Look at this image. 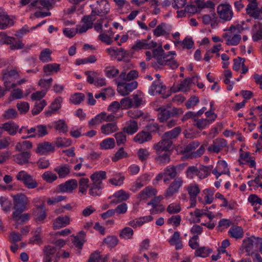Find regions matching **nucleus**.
Returning <instances> with one entry per match:
<instances>
[{
  "label": "nucleus",
  "instance_id": "obj_1",
  "mask_svg": "<svg viewBox=\"0 0 262 262\" xmlns=\"http://www.w3.org/2000/svg\"><path fill=\"white\" fill-rule=\"evenodd\" d=\"M145 55L147 61H149L151 57L156 60L151 63L152 67L155 69H159L165 66H169L171 69H176L179 65L174 60L176 52L169 51L165 53L162 47L154 49L152 53L150 51H146Z\"/></svg>",
  "mask_w": 262,
  "mask_h": 262
},
{
  "label": "nucleus",
  "instance_id": "obj_2",
  "mask_svg": "<svg viewBox=\"0 0 262 262\" xmlns=\"http://www.w3.org/2000/svg\"><path fill=\"white\" fill-rule=\"evenodd\" d=\"M14 211L12 217L18 216L26 209L27 205L29 204L28 198L23 193L14 195L13 196Z\"/></svg>",
  "mask_w": 262,
  "mask_h": 262
},
{
  "label": "nucleus",
  "instance_id": "obj_3",
  "mask_svg": "<svg viewBox=\"0 0 262 262\" xmlns=\"http://www.w3.org/2000/svg\"><path fill=\"white\" fill-rule=\"evenodd\" d=\"M86 76V81L91 84H93L96 87H102L106 85V79L98 71H87L84 72Z\"/></svg>",
  "mask_w": 262,
  "mask_h": 262
},
{
  "label": "nucleus",
  "instance_id": "obj_4",
  "mask_svg": "<svg viewBox=\"0 0 262 262\" xmlns=\"http://www.w3.org/2000/svg\"><path fill=\"white\" fill-rule=\"evenodd\" d=\"M16 179L25 185L28 189H34L38 184L34 177L25 170H21L16 176Z\"/></svg>",
  "mask_w": 262,
  "mask_h": 262
},
{
  "label": "nucleus",
  "instance_id": "obj_5",
  "mask_svg": "<svg viewBox=\"0 0 262 262\" xmlns=\"http://www.w3.org/2000/svg\"><path fill=\"white\" fill-rule=\"evenodd\" d=\"M184 184V180L181 177H177L170 184L164 191L165 198L169 199L178 193Z\"/></svg>",
  "mask_w": 262,
  "mask_h": 262
},
{
  "label": "nucleus",
  "instance_id": "obj_6",
  "mask_svg": "<svg viewBox=\"0 0 262 262\" xmlns=\"http://www.w3.org/2000/svg\"><path fill=\"white\" fill-rule=\"evenodd\" d=\"M124 81L126 80H119L118 78L116 80V82L117 83L118 92L122 96L128 95L138 86V82L136 81H133L129 83Z\"/></svg>",
  "mask_w": 262,
  "mask_h": 262
},
{
  "label": "nucleus",
  "instance_id": "obj_7",
  "mask_svg": "<svg viewBox=\"0 0 262 262\" xmlns=\"http://www.w3.org/2000/svg\"><path fill=\"white\" fill-rule=\"evenodd\" d=\"M110 11V4L107 0H101L97 2V5L92 8V12L95 16L103 17Z\"/></svg>",
  "mask_w": 262,
  "mask_h": 262
},
{
  "label": "nucleus",
  "instance_id": "obj_8",
  "mask_svg": "<svg viewBox=\"0 0 262 262\" xmlns=\"http://www.w3.org/2000/svg\"><path fill=\"white\" fill-rule=\"evenodd\" d=\"M246 11L251 17L262 20V7L259 8L257 3H249L247 6Z\"/></svg>",
  "mask_w": 262,
  "mask_h": 262
},
{
  "label": "nucleus",
  "instance_id": "obj_9",
  "mask_svg": "<svg viewBox=\"0 0 262 262\" xmlns=\"http://www.w3.org/2000/svg\"><path fill=\"white\" fill-rule=\"evenodd\" d=\"M220 18L225 21H229L233 17V13L231 6L228 4L220 5L217 8Z\"/></svg>",
  "mask_w": 262,
  "mask_h": 262
},
{
  "label": "nucleus",
  "instance_id": "obj_10",
  "mask_svg": "<svg viewBox=\"0 0 262 262\" xmlns=\"http://www.w3.org/2000/svg\"><path fill=\"white\" fill-rule=\"evenodd\" d=\"M172 144L171 140L165 139L163 137L161 141L153 145V149L156 155H159L161 152L169 151Z\"/></svg>",
  "mask_w": 262,
  "mask_h": 262
},
{
  "label": "nucleus",
  "instance_id": "obj_11",
  "mask_svg": "<svg viewBox=\"0 0 262 262\" xmlns=\"http://www.w3.org/2000/svg\"><path fill=\"white\" fill-rule=\"evenodd\" d=\"M256 242V237L254 236L247 237L243 241L242 247L248 255H252L257 250Z\"/></svg>",
  "mask_w": 262,
  "mask_h": 262
},
{
  "label": "nucleus",
  "instance_id": "obj_12",
  "mask_svg": "<svg viewBox=\"0 0 262 262\" xmlns=\"http://www.w3.org/2000/svg\"><path fill=\"white\" fill-rule=\"evenodd\" d=\"M227 146V141L223 138H219L213 140L212 144L208 147L207 150L210 152L218 154Z\"/></svg>",
  "mask_w": 262,
  "mask_h": 262
},
{
  "label": "nucleus",
  "instance_id": "obj_13",
  "mask_svg": "<svg viewBox=\"0 0 262 262\" xmlns=\"http://www.w3.org/2000/svg\"><path fill=\"white\" fill-rule=\"evenodd\" d=\"M187 190L190 198V207L193 208L196 206V196L200 192V189L197 184H191L188 186Z\"/></svg>",
  "mask_w": 262,
  "mask_h": 262
},
{
  "label": "nucleus",
  "instance_id": "obj_14",
  "mask_svg": "<svg viewBox=\"0 0 262 262\" xmlns=\"http://www.w3.org/2000/svg\"><path fill=\"white\" fill-rule=\"evenodd\" d=\"M43 251L44 254L43 262H51L54 256H56V260L57 261L60 257L59 253L56 252V249L50 245L46 246Z\"/></svg>",
  "mask_w": 262,
  "mask_h": 262
},
{
  "label": "nucleus",
  "instance_id": "obj_15",
  "mask_svg": "<svg viewBox=\"0 0 262 262\" xmlns=\"http://www.w3.org/2000/svg\"><path fill=\"white\" fill-rule=\"evenodd\" d=\"M34 219L37 223H43L47 217V213L43 203L36 205L35 210L33 212Z\"/></svg>",
  "mask_w": 262,
  "mask_h": 262
},
{
  "label": "nucleus",
  "instance_id": "obj_16",
  "mask_svg": "<svg viewBox=\"0 0 262 262\" xmlns=\"http://www.w3.org/2000/svg\"><path fill=\"white\" fill-rule=\"evenodd\" d=\"M129 197L128 193L121 189L114 193L113 195L108 197L111 200L110 204H117L123 201H126Z\"/></svg>",
  "mask_w": 262,
  "mask_h": 262
},
{
  "label": "nucleus",
  "instance_id": "obj_17",
  "mask_svg": "<svg viewBox=\"0 0 262 262\" xmlns=\"http://www.w3.org/2000/svg\"><path fill=\"white\" fill-rule=\"evenodd\" d=\"M157 42L154 41L148 42L146 39L137 40L132 47L135 51L141 49H151L157 46Z\"/></svg>",
  "mask_w": 262,
  "mask_h": 262
},
{
  "label": "nucleus",
  "instance_id": "obj_18",
  "mask_svg": "<svg viewBox=\"0 0 262 262\" xmlns=\"http://www.w3.org/2000/svg\"><path fill=\"white\" fill-rule=\"evenodd\" d=\"M56 3V0H35L31 5L38 9L49 10L53 8Z\"/></svg>",
  "mask_w": 262,
  "mask_h": 262
},
{
  "label": "nucleus",
  "instance_id": "obj_19",
  "mask_svg": "<svg viewBox=\"0 0 262 262\" xmlns=\"http://www.w3.org/2000/svg\"><path fill=\"white\" fill-rule=\"evenodd\" d=\"M199 78V76H193L192 78V79L189 78H186L184 80L181 81L180 83L177 85V87H173L172 91L175 93L179 91H182L185 92H187L190 89V86L192 80H195V79L198 80Z\"/></svg>",
  "mask_w": 262,
  "mask_h": 262
},
{
  "label": "nucleus",
  "instance_id": "obj_20",
  "mask_svg": "<svg viewBox=\"0 0 262 262\" xmlns=\"http://www.w3.org/2000/svg\"><path fill=\"white\" fill-rule=\"evenodd\" d=\"M150 179V176L147 173L140 176L134 183L130 188V190L133 192L138 191L139 189L147 184Z\"/></svg>",
  "mask_w": 262,
  "mask_h": 262
},
{
  "label": "nucleus",
  "instance_id": "obj_21",
  "mask_svg": "<svg viewBox=\"0 0 262 262\" xmlns=\"http://www.w3.org/2000/svg\"><path fill=\"white\" fill-rule=\"evenodd\" d=\"M78 186V183L75 179L67 181L59 185V190L62 192L72 193Z\"/></svg>",
  "mask_w": 262,
  "mask_h": 262
},
{
  "label": "nucleus",
  "instance_id": "obj_22",
  "mask_svg": "<svg viewBox=\"0 0 262 262\" xmlns=\"http://www.w3.org/2000/svg\"><path fill=\"white\" fill-rule=\"evenodd\" d=\"M227 167L228 165L225 161H219L217 162V166L212 170V172L215 176L216 178L217 179L222 174L229 172Z\"/></svg>",
  "mask_w": 262,
  "mask_h": 262
},
{
  "label": "nucleus",
  "instance_id": "obj_23",
  "mask_svg": "<svg viewBox=\"0 0 262 262\" xmlns=\"http://www.w3.org/2000/svg\"><path fill=\"white\" fill-rule=\"evenodd\" d=\"M70 219L68 215H60L56 217L53 223L54 229H58L64 227L70 224Z\"/></svg>",
  "mask_w": 262,
  "mask_h": 262
},
{
  "label": "nucleus",
  "instance_id": "obj_24",
  "mask_svg": "<svg viewBox=\"0 0 262 262\" xmlns=\"http://www.w3.org/2000/svg\"><path fill=\"white\" fill-rule=\"evenodd\" d=\"M139 129L138 122L134 119H130L125 122L123 131L128 135H132Z\"/></svg>",
  "mask_w": 262,
  "mask_h": 262
},
{
  "label": "nucleus",
  "instance_id": "obj_25",
  "mask_svg": "<svg viewBox=\"0 0 262 262\" xmlns=\"http://www.w3.org/2000/svg\"><path fill=\"white\" fill-rule=\"evenodd\" d=\"M13 160L19 165H22L29 162L31 158V154L29 151H23L13 156Z\"/></svg>",
  "mask_w": 262,
  "mask_h": 262
},
{
  "label": "nucleus",
  "instance_id": "obj_26",
  "mask_svg": "<svg viewBox=\"0 0 262 262\" xmlns=\"http://www.w3.org/2000/svg\"><path fill=\"white\" fill-rule=\"evenodd\" d=\"M54 150V146L52 143L48 142H44L38 145L36 152L41 155H43L49 152H53Z\"/></svg>",
  "mask_w": 262,
  "mask_h": 262
},
{
  "label": "nucleus",
  "instance_id": "obj_27",
  "mask_svg": "<svg viewBox=\"0 0 262 262\" xmlns=\"http://www.w3.org/2000/svg\"><path fill=\"white\" fill-rule=\"evenodd\" d=\"M157 194V190L151 186L146 187L138 195V199L145 200L150 198Z\"/></svg>",
  "mask_w": 262,
  "mask_h": 262
},
{
  "label": "nucleus",
  "instance_id": "obj_28",
  "mask_svg": "<svg viewBox=\"0 0 262 262\" xmlns=\"http://www.w3.org/2000/svg\"><path fill=\"white\" fill-rule=\"evenodd\" d=\"M152 139V135L148 132L141 131L139 132L134 138L133 141L139 144L148 142Z\"/></svg>",
  "mask_w": 262,
  "mask_h": 262
},
{
  "label": "nucleus",
  "instance_id": "obj_29",
  "mask_svg": "<svg viewBox=\"0 0 262 262\" xmlns=\"http://www.w3.org/2000/svg\"><path fill=\"white\" fill-rule=\"evenodd\" d=\"M49 127H54L59 133L66 134L68 131V126L63 120H59L53 122L51 125H49Z\"/></svg>",
  "mask_w": 262,
  "mask_h": 262
},
{
  "label": "nucleus",
  "instance_id": "obj_30",
  "mask_svg": "<svg viewBox=\"0 0 262 262\" xmlns=\"http://www.w3.org/2000/svg\"><path fill=\"white\" fill-rule=\"evenodd\" d=\"M90 178L92 183L103 186V183L102 181L103 180L106 179V173L104 171H98L93 173L90 176Z\"/></svg>",
  "mask_w": 262,
  "mask_h": 262
},
{
  "label": "nucleus",
  "instance_id": "obj_31",
  "mask_svg": "<svg viewBox=\"0 0 262 262\" xmlns=\"http://www.w3.org/2000/svg\"><path fill=\"white\" fill-rule=\"evenodd\" d=\"M60 70V65L56 63L45 64L43 67L45 75L49 76L57 73Z\"/></svg>",
  "mask_w": 262,
  "mask_h": 262
},
{
  "label": "nucleus",
  "instance_id": "obj_32",
  "mask_svg": "<svg viewBox=\"0 0 262 262\" xmlns=\"http://www.w3.org/2000/svg\"><path fill=\"white\" fill-rule=\"evenodd\" d=\"M117 124L115 122L107 123L101 126L100 130L102 134L110 135L118 130Z\"/></svg>",
  "mask_w": 262,
  "mask_h": 262
},
{
  "label": "nucleus",
  "instance_id": "obj_33",
  "mask_svg": "<svg viewBox=\"0 0 262 262\" xmlns=\"http://www.w3.org/2000/svg\"><path fill=\"white\" fill-rule=\"evenodd\" d=\"M252 38L254 41H258L262 39V24L255 23L252 30Z\"/></svg>",
  "mask_w": 262,
  "mask_h": 262
},
{
  "label": "nucleus",
  "instance_id": "obj_34",
  "mask_svg": "<svg viewBox=\"0 0 262 262\" xmlns=\"http://www.w3.org/2000/svg\"><path fill=\"white\" fill-rule=\"evenodd\" d=\"M132 97L134 107H139L145 103V96L142 92L137 91L132 95Z\"/></svg>",
  "mask_w": 262,
  "mask_h": 262
},
{
  "label": "nucleus",
  "instance_id": "obj_35",
  "mask_svg": "<svg viewBox=\"0 0 262 262\" xmlns=\"http://www.w3.org/2000/svg\"><path fill=\"white\" fill-rule=\"evenodd\" d=\"M165 86L163 85L160 81H154L148 89V93L151 96H155L158 94H161L163 90H165Z\"/></svg>",
  "mask_w": 262,
  "mask_h": 262
},
{
  "label": "nucleus",
  "instance_id": "obj_36",
  "mask_svg": "<svg viewBox=\"0 0 262 262\" xmlns=\"http://www.w3.org/2000/svg\"><path fill=\"white\" fill-rule=\"evenodd\" d=\"M228 233L230 237L236 239L243 238L244 234L243 228L238 226H232L229 230Z\"/></svg>",
  "mask_w": 262,
  "mask_h": 262
},
{
  "label": "nucleus",
  "instance_id": "obj_37",
  "mask_svg": "<svg viewBox=\"0 0 262 262\" xmlns=\"http://www.w3.org/2000/svg\"><path fill=\"white\" fill-rule=\"evenodd\" d=\"M85 242V233L83 231H80L78 235L73 237L72 243L78 249L82 248L84 243Z\"/></svg>",
  "mask_w": 262,
  "mask_h": 262
},
{
  "label": "nucleus",
  "instance_id": "obj_38",
  "mask_svg": "<svg viewBox=\"0 0 262 262\" xmlns=\"http://www.w3.org/2000/svg\"><path fill=\"white\" fill-rule=\"evenodd\" d=\"M168 242L171 246H174L176 250H180L183 248V244L180 239V234L178 231H175Z\"/></svg>",
  "mask_w": 262,
  "mask_h": 262
},
{
  "label": "nucleus",
  "instance_id": "obj_39",
  "mask_svg": "<svg viewBox=\"0 0 262 262\" xmlns=\"http://www.w3.org/2000/svg\"><path fill=\"white\" fill-rule=\"evenodd\" d=\"M54 170L57 173L59 178H64L70 174V167L69 165L64 164L55 167Z\"/></svg>",
  "mask_w": 262,
  "mask_h": 262
},
{
  "label": "nucleus",
  "instance_id": "obj_40",
  "mask_svg": "<svg viewBox=\"0 0 262 262\" xmlns=\"http://www.w3.org/2000/svg\"><path fill=\"white\" fill-rule=\"evenodd\" d=\"M138 77V72L136 70H131L127 74L121 72L117 78L119 80L131 81Z\"/></svg>",
  "mask_w": 262,
  "mask_h": 262
},
{
  "label": "nucleus",
  "instance_id": "obj_41",
  "mask_svg": "<svg viewBox=\"0 0 262 262\" xmlns=\"http://www.w3.org/2000/svg\"><path fill=\"white\" fill-rule=\"evenodd\" d=\"M100 114H103L104 115L102 118V121L108 122L110 123H111L110 122L116 121L122 117L123 114L122 112H121L119 113L112 112L107 115L104 112H101Z\"/></svg>",
  "mask_w": 262,
  "mask_h": 262
},
{
  "label": "nucleus",
  "instance_id": "obj_42",
  "mask_svg": "<svg viewBox=\"0 0 262 262\" xmlns=\"http://www.w3.org/2000/svg\"><path fill=\"white\" fill-rule=\"evenodd\" d=\"M170 152L169 151L161 152L159 155H156L155 160L156 162L160 165H165L170 161Z\"/></svg>",
  "mask_w": 262,
  "mask_h": 262
},
{
  "label": "nucleus",
  "instance_id": "obj_43",
  "mask_svg": "<svg viewBox=\"0 0 262 262\" xmlns=\"http://www.w3.org/2000/svg\"><path fill=\"white\" fill-rule=\"evenodd\" d=\"M134 230L129 227H126L120 230L119 237L124 239H131L133 238Z\"/></svg>",
  "mask_w": 262,
  "mask_h": 262
},
{
  "label": "nucleus",
  "instance_id": "obj_44",
  "mask_svg": "<svg viewBox=\"0 0 262 262\" xmlns=\"http://www.w3.org/2000/svg\"><path fill=\"white\" fill-rule=\"evenodd\" d=\"M105 75L108 78H114L116 77L119 73V70L114 66H106L104 70Z\"/></svg>",
  "mask_w": 262,
  "mask_h": 262
},
{
  "label": "nucleus",
  "instance_id": "obj_45",
  "mask_svg": "<svg viewBox=\"0 0 262 262\" xmlns=\"http://www.w3.org/2000/svg\"><path fill=\"white\" fill-rule=\"evenodd\" d=\"M115 146V142L114 138H108L103 140L100 143V148L102 150L113 149Z\"/></svg>",
  "mask_w": 262,
  "mask_h": 262
},
{
  "label": "nucleus",
  "instance_id": "obj_46",
  "mask_svg": "<svg viewBox=\"0 0 262 262\" xmlns=\"http://www.w3.org/2000/svg\"><path fill=\"white\" fill-rule=\"evenodd\" d=\"M2 74L3 80H11L12 78L16 79L19 77V74L15 70H3Z\"/></svg>",
  "mask_w": 262,
  "mask_h": 262
},
{
  "label": "nucleus",
  "instance_id": "obj_47",
  "mask_svg": "<svg viewBox=\"0 0 262 262\" xmlns=\"http://www.w3.org/2000/svg\"><path fill=\"white\" fill-rule=\"evenodd\" d=\"M108 258V255L102 256L99 252H95L91 254L88 262H106Z\"/></svg>",
  "mask_w": 262,
  "mask_h": 262
},
{
  "label": "nucleus",
  "instance_id": "obj_48",
  "mask_svg": "<svg viewBox=\"0 0 262 262\" xmlns=\"http://www.w3.org/2000/svg\"><path fill=\"white\" fill-rule=\"evenodd\" d=\"M52 52L49 48H45L40 52L39 59L43 63L52 61L51 54Z\"/></svg>",
  "mask_w": 262,
  "mask_h": 262
},
{
  "label": "nucleus",
  "instance_id": "obj_49",
  "mask_svg": "<svg viewBox=\"0 0 262 262\" xmlns=\"http://www.w3.org/2000/svg\"><path fill=\"white\" fill-rule=\"evenodd\" d=\"M127 116L132 119H146L147 115L139 110H130L127 112Z\"/></svg>",
  "mask_w": 262,
  "mask_h": 262
},
{
  "label": "nucleus",
  "instance_id": "obj_50",
  "mask_svg": "<svg viewBox=\"0 0 262 262\" xmlns=\"http://www.w3.org/2000/svg\"><path fill=\"white\" fill-rule=\"evenodd\" d=\"M158 111H159L158 118L160 122H164L166 121L171 117L169 113V110L164 108V106L159 107Z\"/></svg>",
  "mask_w": 262,
  "mask_h": 262
},
{
  "label": "nucleus",
  "instance_id": "obj_51",
  "mask_svg": "<svg viewBox=\"0 0 262 262\" xmlns=\"http://www.w3.org/2000/svg\"><path fill=\"white\" fill-rule=\"evenodd\" d=\"M2 128L7 131L9 135L13 136L17 133L18 126L13 123H5L3 124Z\"/></svg>",
  "mask_w": 262,
  "mask_h": 262
},
{
  "label": "nucleus",
  "instance_id": "obj_52",
  "mask_svg": "<svg viewBox=\"0 0 262 262\" xmlns=\"http://www.w3.org/2000/svg\"><path fill=\"white\" fill-rule=\"evenodd\" d=\"M175 46L180 45L182 46L183 48L190 49L192 48L194 42L191 37H186L183 41H174Z\"/></svg>",
  "mask_w": 262,
  "mask_h": 262
},
{
  "label": "nucleus",
  "instance_id": "obj_53",
  "mask_svg": "<svg viewBox=\"0 0 262 262\" xmlns=\"http://www.w3.org/2000/svg\"><path fill=\"white\" fill-rule=\"evenodd\" d=\"M181 128L180 126L176 127L172 130L165 132L163 135V137L168 140L176 138L181 132Z\"/></svg>",
  "mask_w": 262,
  "mask_h": 262
},
{
  "label": "nucleus",
  "instance_id": "obj_54",
  "mask_svg": "<svg viewBox=\"0 0 262 262\" xmlns=\"http://www.w3.org/2000/svg\"><path fill=\"white\" fill-rule=\"evenodd\" d=\"M32 147V144L29 141H24L22 142L16 143L15 148L18 151H26V150L31 149Z\"/></svg>",
  "mask_w": 262,
  "mask_h": 262
},
{
  "label": "nucleus",
  "instance_id": "obj_55",
  "mask_svg": "<svg viewBox=\"0 0 262 262\" xmlns=\"http://www.w3.org/2000/svg\"><path fill=\"white\" fill-rule=\"evenodd\" d=\"M181 206L180 203L173 202L168 205L166 211L170 214H177L181 211Z\"/></svg>",
  "mask_w": 262,
  "mask_h": 262
},
{
  "label": "nucleus",
  "instance_id": "obj_56",
  "mask_svg": "<svg viewBox=\"0 0 262 262\" xmlns=\"http://www.w3.org/2000/svg\"><path fill=\"white\" fill-rule=\"evenodd\" d=\"M96 20L95 16L91 12L89 15L84 16L81 19V22L84 25L91 29L93 27V22Z\"/></svg>",
  "mask_w": 262,
  "mask_h": 262
},
{
  "label": "nucleus",
  "instance_id": "obj_57",
  "mask_svg": "<svg viewBox=\"0 0 262 262\" xmlns=\"http://www.w3.org/2000/svg\"><path fill=\"white\" fill-rule=\"evenodd\" d=\"M167 25L165 23H161L154 30V35L157 37L164 36L168 33L166 30Z\"/></svg>",
  "mask_w": 262,
  "mask_h": 262
},
{
  "label": "nucleus",
  "instance_id": "obj_58",
  "mask_svg": "<svg viewBox=\"0 0 262 262\" xmlns=\"http://www.w3.org/2000/svg\"><path fill=\"white\" fill-rule=\"evenodd\" d=\"M89 179L82 178L79 181V192L83 194H86L89 187Z\"/></svg>",
  "mask_w": 262,
  "mask_h": 262
},
{
  "label": "nucleus",
  "instance_id": "obj_59",
  "mask_svg": "<svg viewBox=\"0 0 262 262\" xmlns=\"http://www.w3.org/2000/svg\"><path fill=\"white\" fill-rule=\"evenodd\" d=\"M103 186L92 183L89 189V194L93 196H100Z\"/></svg>",
  "mask_w": 262,
  "mask_h": 262
},
{
  "label": "nucleus",
  "instance_id": "obj_60",
  "mask_svg": "<svg viewBox=\"0 0 262 262\" xmlns=\"http://www.w3.org/2000/svg\"><path fill=\"white\" fill-rule=\"evenodd\" d=\"M47 102L45 100H42L39 102H36L32 110V113L33 115L39 114L46 106Z\"/></svg>",
  "mask_w": 262,
  "mask_h": 262
},
{
  "label": "nucleus",
  "instance_id": "obj_61",
  "mask_svg": "<svg viewBox=\"0 0 262 262\" xmlns=\"http://www.w3.org/2000/svg\"><path fill=\"white\" fill-rule=\"evenodd\" d=\"M72 141L70 139L65 138H57L55 141V145L58 147H66L71 145Z\"/></svg>",
  "mask_w": 262,
  "mask_h": 262
},
{
  "label": "nucleus",
  "instance_id": "obj_62",
  "mask_svg": "<svg viewBox=\"0 0 262 262\" xmlns=\"http://www.w3.org/2000/svg\"><path fill=\"white\" fill-rule=\"evenodd\" d=\"M103 244H106L110 248H114L118 243V239L115 236H107L103 241Z\"/></svg>",
  "mask_w": 262,
  "mask_h": 262
},
{
  "label": "nucleus",
  "instance_id": "obj_63",
  "mask_svg": "<svg viewBox=\"0 0 262 262\" xmlns=\"http://www.w3.org/2000/svg\"><path fill=\"white\" fill-rule=\"evenodd\" d=\"M210 168L209 166L201 165L198 168V177L200 179H203L207 177L210 173Z\"/></svg>",
  "mask_w": 262,
  "mask_h": 262
},
{
  "label": "nucleus",
  "instance_id": "obj_64",
  "mask_svg": "<svg viewBox=\"0 0 262 262\" xmlns=\"http://www.w3.org/2000/svg\"><path fill=\"white\" fill-rule=\"evenodd\" d=\"M212 250L211 249L205 247H202L196 250L195 255L196 256L205 258L209 256Z\"/></svg>",
  "mask_w": 262,
  "mask_h": 262
}]
</instances>
